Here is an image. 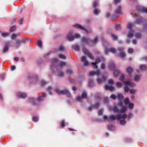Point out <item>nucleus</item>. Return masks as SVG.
Wrapping results in <instances>:
<instances>
[{"label": "nucleus", "mask_w": 147, "mask_h": 147, "mask_svg": "<svg viewBox=\"0 0 147 147\" xmlns=\"http://www.w3.org/2000/svg\"><path fill=\"white\" fill-rule=\"evenodd\" d=\"M93 81L92 80H90L89 82V86L90 87H92L93 86Z\"/></svg>", "instance_id": "obj_39"}, {"label": "nucleus", "mask_w": 147, "mask_h": 147, "mask_svg": "<svg viewBox=\"0 0 147 147\" xmlns=\"http://www.w3.org/2000/svg\"><path fill=\"white\" fill-rule=\"evenodd\" d=\"M72 48L77 51H79L80 50L79 47L78 45H73L72 46Z\"/></svg>", "instance_id": "obj_24"}, {"label": "nucleus", "mask_w": 147, "mask_h": 147, "mask_svg": "<svg viewBox=\"0 0 147 147\" xmlns=\"http://www.w3.org/2000/svg\"><path fill=\"white\" fill-rule=\"evenodd\" d=\"M103 110L102 109L100 110L98 112V115H101L103 113Z\"/></svg>", "instance_id": "obj_58"}, {"label": "nucleus", "mask_w": 147, "mask_h": 147, "mask_svg": "<svg viewBox=\"0 0 147 147\" xmlns=\"http://www.w3.org/2000/svg\"><path fill=\"white\" fill-rule=\"evenodd\" d=\"M142 20L143 18L141 17H140L139 18L137 19L136 20L135 22L136 23L139 24L142 22Z\"/></svg>", "instance_id": "obj_26"}, {"label": "nucleus", "mask_w": 147, "mask_h": 147, "mask_svg": "<svg viewBox=\"0 0 147 147\" xmlns=\"http://www.w3.org/2000/svg\"><path fill=\"white\" fill-rule=\"evenodd\" d=\"M82 51L85 54L88 55L89 58L92 60L94 59V57L93 55L89 52L87 49L85 48H83L82 49Z\"/></svg>", "instance_id": "obj_9"}, {"label": "nucleus", "mask_w": 147, "mask_h": 147, "mask_svg": "<svg viewBox=\"0 0 147 147\" xmlns=\"http://www.w3.org/2000/svg\"><path fill=\"white\" fill-rule=\"evenodd\" d=\"M116 85L117 87L119 88H121L122 86L121 83L119 82L117 83Z\"/></svg>", "instance_id": "obj_44"}, {"label": "nucleus", "mask_w": 147, "mask_h": 147, "mask_svg": "<svg viewBox=\"0 0 147 147\" xmlns=\"http://www.w3.org/2000/svg\"><path fill=\"white\" fill-rule=\"evenodd\" d=\"M48 82H47L45 81L44 80L41 81V85L42 86H44L47 84Z\"/></svg>", "instance_id": "obj_37"}, {"label": "nucleus", "mask_w": 147, "mask_h": 147, "mask_svg": "<svg viewBox=\"0 0 147 147\" xmlns=\"http://www.w3.org/2000/svg\"><path fill=\"white\" fill-rule=\"evenodd\" d=\"M129 91L131 94H134L136 92V90H135L130 89Z\"/></svg>", "instance_id": "obj_53"}, {"label": "nucleus", "mask_w": 147, "mask_h": 147, "mask_svg": "<svg viewBox=\"0 0 147 147\" xmlns=\"http://www.w3.org/2000/svg\"><path fill=\"white\" fill-rule=\"evenodd\" d=\"M28 78L32 83H36L38 80L39 77L37 75H34L32 77L29 76H28Z\"/></svg>", "instance_id": "obj_6"}, {"label": "nucleus", "mask_w": 147, "mask_h": 147, "mask_svg": "<svg viewBox=\"0 0 147 147\" xmlns=\"http://www.w3.org/2000/svg\"><path fill=\"white\" fill-rule=\"evenodd\" d=\"M140 69L142 70H144L146 69V67L144 65H140Z\"/></svg>", "instance_id": "obj_38"}, {"label": "nucleus", "mask_w": 147, "mask_h": 147, "mask_svg": "<svg viewBox=\"0 0 147 147\" xmlns=\"http://www.w3.org/2000/svg\"><path fill=\"white\" fill-rule=\"evenodd\" d=\"M65 50V47L61 45L59 46V48L58 49H56V51H60L62 52L64 51Z\"/></svg>", "instance_id": "obj_22"}, {"label": "nucleus", "mask_w": 147, "mask_h": 147, "mask_svg": "<svg viewBox=\"0 0 147 147\" xmlns=\"http://www.w3.org/2000/svg\"><path fill=\"white\" fill-rule=\"evenodd\" d=\"M26 96L27 94L26 93L19 92L17 93V96L19 98H24Z\"/></svg>", "instance_id": "obj_14"}, {"label": "nucleus", "mask_w": 147, "mask_h": 147, "mask_svg": "<svg viewBox=\"0 0 147 147\" xmlns=\"http://www.w3.org/2000/svg\"><path fill=\"white\" fill-rule=\"evenodd\" d=\"M119 74V72L118 70H115L114 71L113 74L114 76L115 77H117L118 76Z\"/></svg>", "instance_id": "obj_30"}, {"label": "nucleus", "mask_w": 147, "mask_h": 147, "mask_svg": "<svg viewBox=\"0 0 147 147\" xmlns=\"http://www.w3.org/2000/svg\"><path fill=\"white\" fill-rule=\"evenodd\" d=\"M91 40L89 38L86 37H83L82 38L81 42L83 45L87 44L88 45H90V44Z\"/></svg>", "instance_id": "obj_8"}, {"label": "nucleus", "mask_w": 147, "mask_h": 147, "mask_svg": "<svg viewBox=\"0 0 147 147\" xmlns=\"http://www.w3.org/2000/svg\"><path fill=\"white\" fill-rule=\"evenodd\" d=\"M105 90H110V86H108L106 85L105 86Z\"/></svg>", "instance_id": "obj_55"}, {"label": "nucleus", "mask_w": 147, "mask_h": 147, "mask_svg": "<svg viewBox=\"0 0 147 147\" xmlns=\"http://www.w3.org/2000/svg\"><path fill=\"white\" fill-rule=\"evenodd\" d=\"M110 13L109 11H107L106 14V17L107 18H109L110 17Z\"/></svg>", "instance_id": "obj_50"}, {"label": "nucleus", "mask_w": 147, "mask_h": 147, "mask_svg": "<svg viewBox=\"0 0 147 147\" xmlns=\"http://www.w3.org/2000/svg\"><path fill=\"white\" fill-rule=\"evenodd\" d=\"M28 40H29V42H30L31 40V39H30L27 38H25L24 39H22L21 41V42H22L24 44H25L26 42Z\"/></svg>", "instance_id": "obj_28"}, {"label": "nucleus", "mask_w": 147, "mask_h": 147, "mask_svg": "<svg viewBox=\"0 0 147 147\" xmlns=\"http://www.w3.org/2000/svg\"><path fill=\"white\" fill-rule=\"evenodd\" d=\"M117 97L119 98V102L118 103V107H114L113 109V111L116 113H123L125 112L127 110V107L124 106L123 105L122 101L123 99V96L122 94L118 93Z\"/></svg>", "instance_id": "obj_2"}, {"label": "nucleus", "mask_w": 147, "mask_h": 147, "mask_svg": "<svg viewBox=\"0 0 147 147\" xmlns=\"http://www.w3.org/2000/svg\"><path fill=\"white\" fill-rule=\"evenodd\" d=\"M11 42L9 41L6 42H5V47L3 51V53L9 50V47L10 45Z\"/></svg>", "instance_id": "obj_12"}, {"label": "nucleus", "mask_w": 147, "mask_h": 147, "mask_svg": "<svg viewBox=\"0 0 147 147\" xmlns=\"http://www.w3.org/2000/svg\"><path fill=\"white\" fill-rule=\"evenodd\" d=\"M66 65V63L65 62L63 61H61L59 65L60 67L62 68L63 67L65 66Z\"/></svg>", "instance_id": "obj_32"}, {"label": "nucleus", "mask_w": 147, "mask_h": 147, "mask_svg": "<svg viewBox=\"0 0 147 147\" xmlns=\"http://www.w3.org/2000/svg\"><path fill=\"white\" fill-rule=\"evenodd\" d=\"M21 42V41L19 40H16V44L15 46L16 48H18L20 46Z\"/></svg>", "instance_id": "obj_23"}, {"label": "nucleus", "mask_w": 147, "mask_h": 147, "mask_svg": "<svg viewBox=\"0 0 147 147\" xmlns=\"http://www.w3.org/2000/svg\"><path fill=\"white\" fill-rule=\"evenodd\" d=\"M100 61V59L99 58H96V62L94 63H91L92 65H93V67L94 68H97L98 66L96 65L97 63L99 62Z\"/></svg>", "instance_id": "obj_20"}, {"label": "nucleus", "mask_w": 147, "mask_h": 147, "mask_svg": "<svg viewBox=\"0 0 147 147\" xmlns=\"http://www.w3.org/2000/svg\"><path fill=\"white\" fill-rule=\"evenodd\" d=\"M134 107V104L132 103H130L129 104V109H132Z\"/></svg>", "instance_id": "obj_59"}, {"label": "nucleus", "mask_w": 147, "mask_h": 147, "mask_svg": "<svg viewBox=\"0 0 147 147\" xmlns=\"http://www.w3.org/2000/svg\"><path fill=\"white\" fill-rule=\"evenodd\" d=\"M81 60L83 62L84 66H87L89 64L88 61L86 60V58L85 56H83L81 57Z\"/></svg>", "instance_id": "obj_13"}, {"label": "nucleus", "mask_w": 147, "mask_h": 147, "mask_svg": "<svg viewBox=\"0 0 147 147\" xmlns=\"http://www.w3.org/2000/svg\"><path fill=\"white\" fill-rule=\"evenodd\" d=\"M129 102V100L128 98H126L124 100V102L126 105H127Z\"/></svg>", "instance_id": "obj_35"}, {"label": "nucleus", "mask_w": 147, "mask_h": 147, "mask_svg": "<svg viewBox=\"0 0 147 147\" xmlns=\"http://www.w3.org/2000/svg\"><path fill=\"white\" fill-rule=\"evenodd\" d=\"M121 26L120 25H117L115 26V28L117 30H119Z\"/></svg>", "instance_id": "obj_56"}, {"label": "nucleus", "mask_w": 147, "mask_h": 147, "mask_svg": "<svg viewBox=\"0 0 147 147\" xmlns=\"http://www.w3.org/2000/svg\"><path fill=\"white\" fill-rule=\"evenodd\" d=\"M37 44L40 47H42V42L40 40H39L37 41Z\"/></svg>", "instance_id": "obj_49"}, {"label": "nucleus", "mask_w": 147, "mask_h": 147, "mask_svg": "<svg viewBox=\"0 0 147 147\" xmlns=\"http://www.w3.org/2000/svg\"><path fill=\"white\" fill-rule=\"evenodd\" d=\"M119 113L116 115H111V121L115 119L120 120V123L121 125H124L126 123L125 119L127 117V116L125 112L123 113ZM133 116L131 113H129L127 119L128 120Z\"/></svg>", "instance_id": "obj_1"}, {"label": "nucleus", "mask_w": 147, "mask_h": 147, "mask_svg": "<svg viewBox=\"0 0 147 147\" xmlns=\"http://www.w3.org/2000/svg\"><path fill=\"white\" fill-rule=\"evenodd\" d=\"M73 26L77 28L80 29L81 30H83L85 31L87 33H89L91 32V31H88L85 28L82 26L80 25L76 24L73 25Z\"/></svg>", "instance_id": "obj_7"}, {"label": "nucleus", "mask_w": 147, "mask_h": 147, "mask_svg": "<svg viewBox=\"0 0 147 147\" xmlns=\"http://www.w3.org/2000/svg\"><path fill=\"white\" fill-rule=\"evenodd\" d=\"M123 83L124 85L129 86L130 87H133L135 86V84L134 83L130 82V81H123Z\"/></svg>", "instance_id": "obj_16"}, {"label": "nucleus", "mask_w": 147, "mask_h": 147, "mask_svg": "<svg viewBox=\"0 0 147 147\" xmlns=\"http://www.w3.org/2000/svg\"><path fill=\"white\" fill-rule=\"evenodd\" d=\"M121 7L120 6H119L115 10V13L117 14L121 13Z\"/></svg>", "instance_id": "obj_25"}, {"label": "nucleus", "mask_w": 147, "mask_h": 147, "mask_svg": "<svg viewBox=\"0 0 147 147\" xmlns=\"http://www.w3.org/2000/svg\"><path fill=\"white\" fill-rule=\"evenodd\" d=\"M100 74V71L98 70L96 72H95L94 71H90V72L89 73V75L90 76H92L94 75H96L98 76H99Z\"/></svg>", "instance_id": "obj_17"}, {"label": "nucleus", "mask_w": 147, "mask_h": 147, "mask_svg": "<svg viewBox=\"0 0 147 147\" xmlns=\"http://www.w3.org/2000/svg\"><path fill=\"white\" fill-rule=\"evenodd\" d=\"M59 57L61 59H65L66 58L65 55L61 54H59Z\"/></svg>", "instance_id": "obj_34"}, {"label": "nucleus", "mask_w": 147, "mask_h": 147, "mask_svg": "<svg viewBox=\"0 0 147 147\" xmlns=\"http://www.w3.org/2000/svg\"><path fill=\"white\" fill-rule=\"evenodd\" d=\"M55 92L59 94H65L68 97H69L71 96V94L67 89H65L64 90H60L58 88L56 89L55 90Z\"/></svg>", "instance_id": "obj_4"}, {"label": "nucleus", "mask_w": 147, "mask_h": 147, "mask_svg": "<svg viewBox=\"0 0 147 147\" xmlns=\"http://www.w3.org/2000/svg\"><path fill=\"white\" fill-rule=\"evenodd\" d=\"M141 77V76H139L138 75H136L135 76L134 78V80L136 81H138Z\"/></svg>", "instance_id": "obj_33"}, {"label": "nucleus", "mask_w": 147, "mask_h": 147, "mask_svg": "<svg viewBox=\"0 0 147 147\" xmlns=\"http://www.w3.org/2000/svg\"><path fill=\"white\" fill-rule=\"evenodd\" d=\"M17 35L15 34H13L11 36V38L12 39H14L16 38L17 36Z\"/></svg>", "instance_id": "obj_62"}, {"label": "nucleus", "mask_w": 147, "mask_h": 147, "mask_svg": "<svg viewBox=\"0 0 147 147\" xmlns=\"http://www.w3.org/2000/svg\"><path fill=\"white\" fill-rule=\"evenodd\" d=\"M111 70L114 69L115 67V65L113 62H111Z\"/></svg>", "instance_id": "obj_36"}, {"label": "nucleus", "mask_w": 147, "mask_h": 147, "mask_svg": "<svg viewBox=\"0 0 147 147\" xmlns=\"http://www.w3.org/2000/svg\"><path fill=\"white\" fill-rule=\"evenodd\" d=\"M110 119V117H108L106 115H105L103 116V119L104 120H107L109 121Z\"/></svg>", "instance_id": "obj_41"}, {"label": "nucleus", "mask_w": 147, "mask_h": 147, "mask_svg": "<svg viewBox=\"0 0 147 147\" xmlns=\"http://www.w3.org/2000/svg\"><path fill=\"white\" fill-rule=\"evenodd\" d=\"M80 36V34H76L74 36H73L72 32H70L66 36V37L69 41H72L75 38H78Z\"/></svg>", "instance_id": "obj_3"}, {"label": "nucleus", "mask_w": 147, "mask_h": 147, "mask_svg": "<svg viewBox=\"0 0 147 147\" xmlns=\"http://www.w3.org/2000/svg\"><path fill=\"white\" fill-rule=\"evenodd\" d=\"M133 49H132L130 48L128 50V52L129 53H132L133 52Z\"/></svg>", "instance_id": "obj_64"}, {"label": "nucleus", "mask_w": 147, "mask_h": 147, "mask_svg": "<svg viewBox=\"0 0 147 147\" xmlns=\"http://www.w3.org/2000/svg\"><path fill=\"white\" fill-rule=\"evenodd\" d=\"M65 121L64 120H63L61 123V126L63 127H64Z\"/></svg>", "instance_id": "obj_63"}, {"label": "nucleus", "mask_w": 147, "mask_h": 147, "mask_svg": "<svg viewBox=\"0 0 147 147\" xmlns=\"http://www.w3.org/2000/svg\"><path fill=\"white\" fill-rule=\"evenodd\" d=\"M100 105L98 103H96L95 105H93V106L95 108H98L99 107Z\"/></svg>", "instance_id": "obj_54"}, {"label": "nucleus", "mask_w": 147, "mask_h": 147, "mask_svg": "<svg viewBox=\"0 0 147 147\" xmlns=\"http://www.w3.org/2000/svg\"><path fill=\"white\" fill-rule=\"evenodd\" d=\"M141 34L140 33H138L135 36L137 38H139L141 36Z\"/></svg>", "instance_id": "obj_61"}, {"label": "nucleus", "mask_w": 147, "mask_h": 147, "mask_svg": "<svg viewBox=\"0 0 147 147\" xmlns=\"http://www.w3.org/2000/svg\"><path fill=\"white\" fill-rule=\"evenodd\" d=\"M111 52L113 53H116V49L114 48L111 47Z\"/></svg>", "instance_id": "obj_47"}, {"label": "nucleus", "mask_w": 147, "mask_h": 147, "mask_svg": "<svg viewBox=\"0 0 147 147\" xmlns=\"http://www.w3.org/2000/svg\"><path fill=\"white\" fill-rule=\"evenodd\" d=\"M124 76L123 74L121 75L120 77V80L121 81H123L124 80Z\"/></svg>", "instance_id": "obj_52"}, {"label": "nucleus", "mask_w": 147, "mask_h": 147, "mask_svg": "<svg viewBox=\"0 0 147 147\" xmlns=\"http://www.w3.org/2000/svg\"><path fill=\"white\" fill-rule=\"evenodd\" d=\"M9 34L8 33H3L1 34V35L3 37H5L8 35Z\"/></svg>", "instance_id": "obj_48"}, {"label": "nucleus", "mask_w": 147, "mask_h": 147, "mask_svg": "<svg viewBox=\"0 0 147 147\" xmlns=\"http://www.w3.org/2000/svg\"><path fill=\"white\" fill-rule=\"evenodd\" d=\"M124 91L126 92H127L129 90V88L127 86H125L124 87Z\"/></svg>", "instance_id": "obj_57"}, {"label": "nucleus", "mask_w": 147, "mask_h": 147, "mask_svg": "<svg viewBox=\"0 0 147 147\" xmlns=\"http://www.w3.org/2000/svg\"><path fill=\"white\" fill-rule=\"evenodd\" d=\"M58 75L59 76L61 77L63 76L64 74L63 73L62 71H59L58 72Z\"/></svg>", "instance_id": "obj_45"}, {"label": "nucleus", "mask_w": 147, "mask_h": 147, "mask_svg": "<svg viewBox=\"0 0 147 147\" xmlns=\"http://www.w3.org/2000/svg\"><path fill=\"white\" fill-rule=\"evenodd\" d=\"M43 99L42 97V96H39L38 97L37 100V101L40 102L42 101Z\"/></svg>", "instance_id": "obj_40"}, {"label": "nucleus", "mask_w": 147, "mask_h": 147, "mask_svg": "<svg viewBox=\"0 0 147 147\" xmlns=\"http://www.w3.org/2000/svg\"><path fill=\"white\" fill-rule=\"evenodd\" d=\"M86 97L87 94L86 93L84 92L82 93V97H81L80 96H78L76 98V100L77 101H79L81 100V99L82 98H86Z\"/></svg>", "instance_id": "obj_18"}, {"label": "nucleus", "mask_w": 147, "mask_h": 147, "mask_svg": "<svg viewBox=\"0 0 147 147\" xmlns=\"http://www.w3.org/2000/svg\"><path fill=\"white\" fill-rule=\"evenodd\" d=\"M112 36L113 37V39L114 40H116L117 39V37L116 35L114 34H112Z\"/></svg>", "instance_id": "obj_43"}, {"label": "nucleus", "mask_w": 147, "mask_h": 147, "mask_svg": "<svg viewBox=\"0 0 147 147\" xmlns=\"http://www.w3.org/2000/svg\"><path fill=\"white\" fill-rule=\"evenodd\" d=\"M123 47H120L119 48V50L120 52L119 56L121 58H123L125 56V54L123 52Z\"/></svg>", "instance_id": "obj_15"}, {"label": "nucleus", "mask_w": 147, "mask_h": 147, "mask_svg": "<svg viewBox=\"0 0 147 147\" xmlns=\"http://www.w3.org/2000/svg\"><path fill=\"white\" fill-rule=\"evenodd\" d=\"M133 68L130 66H128L126 68L127 72L129 74V76H132V75L131 73L133 71Z\"/></svg>", "instance_id": "obj_19"}, {"label": "nucleus", "mask_w": 147, "mask_h": 147, "mask_svg": "<svg viewBox=\"0 0 147 147\" xmlns=\"http://www.w3.org/2000/svg\"><path fill=\"white\" fill-rule=\"evenodd\" d=\"M28 101L29 102L34 104L35 103V99L34 98L30 97L29 98Z\"/></svg>", "instance_id": "obj_31"}, {"label": "nucleus", "mask_w": 147, "mask_h": 147, "mask_svg": "<svg viewBox=\"0 0 147 147\" xmlns=\"http://www.w3.org/2000/svg\"><path fill=\"white\" fill-rule=\"evenodd\" d=\"M15 26H13L10 28L9 29V31L10 32H13L15 30Z\"/></svg>", "instance_id": "obj_46"}, {"label": "nucleus", "mask_w": 147, "mask_h": 147, "mask_svg": "<svg viewBox=\"0 0 147 147\" xmlns=\"http://www.w3.org/2000/svg\"><path fill=\"white\" fill-rule=\"evenodd\" d=\"M38 117L36 116H34L32 118L33 121H34L36 122L38 120Z\"/></svg>", "instance_id": "obj_42"}, {"label": "nucleus", "mask_w": 147, "mask_h": 147, "mask_svg": "<svg viewBox=\"0 0 147 147\" xmlns=\"http://www.w3.org/2000/svg\"><path fill=\"white\" fill-rule=\"evenodd\" d=\"M53 89V87L50 86H48L47 89L46 90L49 92V94L50 95H51L52 94V92L51 91V90Z\"/></svg>", "instance_id": "obj_27"}, {"label": "nucleus", "mask_w": 147, "mask_h": 147, "mask_svg": "<svg viewBox=\"0 0 147 147\" xmlns=\"http://www.w3.org/2000/svg\"><path fill=\"white\" fill-rule=\"evenodd\" d=\"M108 78V74L107 73H105L102 76V80L100 78H98L97 80V82L98 84H100L102 81H105Z\"/></svg>", "instance_id": "obj_10"}, {"label": "nucleus", "mask_w": 147, "mask_h": 147, "mask_svg": "<svg viewBox=\"0 0 147 147\" xmlns=\"http://www.w3.org/2000/svg\"><path fill=\"white\" fill-rule=\"evenodd\" d=\"M117 98L115 94H112L111 95V98H112L114 100H115Z\"/></svg>", "instance_id": "obj_51"}, {"label": "nucleus", "mask_w": 147, "mask_h": 147, "mask_svg": "<svg viewBox=\"0 0 147 147\" xmlns=\"http://www.w3.org/2000/svg\"><path fill=\"white\" fill-rule=\"evenodd\" d=\"M133 24L130 22L128 23L127 28L129 29V32H128L127 34L128 37L131 38L133 35L134 31L131 29V28L133 26Z\"/></svg>", "instance_id": "obj_5"}, {"label": "nucleus", "mask_w": 147, "mask_h": 147, "mask_svg": "<svg viewBox=\"0 0 147 147\" xmlns=\"http://www.w3.org/2000/svg\"><path fill=\"white\" fill-rule=\"evenodd\" d=\"M97 2L96 1H94L93 3V6L94 7L96 8L97 7Z\"/></svg>", "instance_id": "obj_60"}, {"label": "nucleus", "mask_w": 147, "mask_h": 147, "mask_svg": "<svg viewBox=\"0 0 147 147\" xmlns=\"http://www.w3.org/2000/svg\"><path fill=\"white\" fill-rule=\"evenodd\" d=\"M137 9L140 11L147 13V8L143 6L138 5L137 7Z\"/></svg>", "instance_id": "obj_11"}, {"label": "nucleus", "mask_w": 147, "mask_h": 147, "mask_svg": "<svg viewBox=\"0 0 147 147\" xmlns=\"http://www.w3.org/2000/svg\"><path fill=\"white\" fill-rule=\"evenodd\" d=\"M98 38L97 37H96L93 40H91L90 45H93L96 43L98 42Z\"/></svg>", "instance_id": "obj_21"}, {"label": "nucleus", "mask_w": 147, "mask_h": 147, "mask_svg": "<svg viewBox=\"0 0 147 147\" xmlns=\"http://www.w3.org/2000/svg\"><path fill=\"white\" fill-rule=\"evenodd\" d=\"M100 12V10H98L96 8H95L93 11V13L97 15H98Z\"/></svg>", "instance_id": "obj_29"}]
</instances>
